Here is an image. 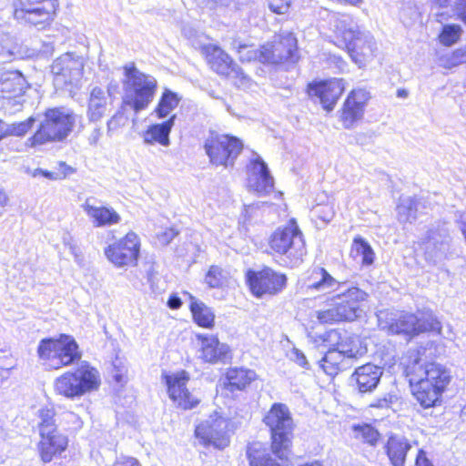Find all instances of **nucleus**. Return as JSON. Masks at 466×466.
<instances>
[{
	"label": "nucleus",
	"mask_w": 466,
	"mask_h": 466,
	"mask_svg": "<svg viewBox=\"0 0 466 466\" xmlns=\"http://www.w3.org/2000/svg\"><path fill=\"white\" fill-rule=\"evenodd\" d=\"M78 118L81 116L69 108H49L45 112L44 119L40 122L36 132L28 138L27 144L36 147L49 142L62 141L72 132Z\"/></svg>",
	"instance_id": "6"
},
{
	"label": "nucleus",
	"mask_w": 466,
	"mask_h": 466,
	"mask_svg": "<svg viewBox=\"0 0 466 466\" xmlns=\"http://www.w3.org/2000/svg\"><path fill=\"white\" fill-rule=\"evenodd\" d=\"M181 97L178 94L166 88L154 110L158 118L170 117L172 111L178 106Z\"/></svg>",
	"instance_id": "36"
},
{
	"label": "nucleus",
	"mask_w": 466,
	"mask_h": 466,
	"mask_svg": "<svg viewBox=\"0 0 466 466\" xmlns=\"http://www.w3.org/2000/svg\"><path fill=\"white\" fill-rule=\"evenodd\" d=\"M248 187L259 195H267L274 188V179L267 164L259 157L250 163Z\"/></svg>",
	"instance_id": "24"
},
{
	"label": "nucleus",
	"mask_w": 466,
	"mask_h": 466,
	"mask_svg": "<svg viewBox=\"0 0 466 466\" xmlns=\"http://www.w3.org/2000/svg\"><path fill=\"white\" fill-rule=\"evenodd\" d=\"M73 172V168L65 162L59 163V167L56 171L43 170L42 177L49 180H62Z\"/></svg>",
	"instance_id": "46"
},
{
	"label": "nucleus",
	"mask_w": 466,
	"mask_h": 466,
	"mask_svg": "<svg viewBox=\"0 0 466 466\" xmlns=\"http://www.w3.org/2000/svg\"><path fill=\"white\" fill-rule=\"evenodd\" d=\"M345 89L342 78H332L309 86V95L317 96L323 108L331 111Z\"/></svg>",
	"instance_id": "22"
},
{
	"label": "nucleus",
	"mask_w": 466,
	"mask_h": 466,
	"mask_svg": "<svg viewBox=\"0 0 466 466\" xmlns=\"http://www.w3.org/2000/svg\"><path fill=\"white\" fill-rule=\"evenodd\" d=\"M411 448L409 441L400 435H392L385 445L386 453L392 466H404L408 451Z\"/></svg>",
	"instance_id": "31"
},
{
	"label": "nucleus",
	"mask_w": 466,
	"mask_h": 466,
	"mask_svg": "<svg viewBox=\"0 0 466 466\" xmlns=\"http://www.w3.org/2000/svg\"><path fill=\"white\" fill-rule=\"evenodd\" d=\"M177 235V232L176 230H174L173 228H170L168 230H166L165 232H163L162 234H160L158 236V238H159V241L162 243V244H168L169 242H171V240Z\"/></svg>",
	"instance_id": "53"
},
{
	"label": "nucleus",
	"mask_w": 466,
	"mask_h": 466,
	"mask_svg": "<svg viewBox=\"0 0 466 466\" xmlns=\"http://www.w3.org/2000/svg\"><path fill=\"white\" fill-rule=\"evenodd\" d=\"M463 33L461 25L457 24H447L441 28L439 35V41L445 46H451L459 42Z\"/></svg>",
	"instance_id": "40"
},
{
	"label": "nucleus",
	"mask_w": 466,
	"mask_h": 466,
	"mask_svg": "<svg viewBox=\"0 0 466 466\" xmlns=\"http://www.w3.org/2000/svg\"><path fill=\"white\" fill-rule=\"evenodd\" d=\"M308 294L331 295L330 308L316 311L317 319L322 324L354 321L364 312L363 304L368 294L358 287H349L346 281H339L324 268H315L306 284Z\"/></svg>",
	"instance_id": "1"
},
{
	"label": "nucleus",
	"mask_w": 466,
	"mask_h": 466,
	"mask_svg": "<svg viewBox=\"0 0 466 466\" xmlns=\"http://www.w3.org/2000/svg\"><path fill=\"white\" fill-rule=\"evenodd\" d=\"M249 466H281L267 452L260 442L250 443L247 448Z\"/></svg>",
	"instance_id": "33"
},
{
	"label": "nucleus",
	"mask_w": 466,
	"mask_h": 466,
	"mask_svg": "<svg viewBox=\"0 0 466 466\" xmlns=\"http://www.w3.org/2000/svg\"><path fill=\"white\" fill-rule=\"evenodd\" d=\"M454 11L466 25V0H456Z\"/></svg>",
	"instance_id": "51"
},
{
	"label": "nucleus",
	"mask_w": 466,
	"mask_h": 466,
	"mask_svg": "<svg viewBox=\"0 0 466 466\" xmlns=\"http://www.w3.org/2000/svg\"><path fill=\"white\" fill-rule=\"evenodd\" d=\"M36 8H41V5H38L36 4H32V3H29V2H25L24 0H17V1H15L14 4H13V11H18V10H23L25 11V9H36Z\"/></svg>",
	"instance_id": "52"
},
{
	"label": "nucleus",
	"mask_w": 466,
	"mask_h": 466,
	"mask_svg": "<svg viewBox=\"0 0 466 466\" xmlns=\"http://www.w3.org/2000/svg\"><path fill=\"white\" fill-rule=\"evenodd\" d=\"M123 104L129 106L135 113L148 107L154 100L157 90L155 76L138 70L133 64L124 67Z\"/></svg>",
	"instance_id": "5"
},
{
	"label": "nucleus",
	"mask_w": 466,
	"mask_h": 466,
	"mask_svg": "<svg viewBox=\"0 0 466 466\" xmlns=\"http://www.w3.org/2000/svg\"><path fill=\"white\" fill-rule=\"evenodd\" d=\"M205 282L209 288H220L226 282L223 269L218 266H211L205 277Z\"/></svg>",
	"instance_id": "44"
},
{
	"label": "nucleus",
	"mask_w": 466,
	"mask_h": 466,
	"mask_svg": "<svg viewBox=\"0 0 466 466\" xmlns=\"http://www.w3.org/2000/svg\"><path fill=\"white\" fill-rule=\"evenodd\" d=\"M81 208L95 228L111 227L121 221L120 215L113 208L96 206L93 198H86Z\"/></svg>",
	"instance_id": "23"
},
{
	"label": "nucleus",
	"mask_w": 466,
	"mask_h": 466,
	"mask_svg": "<svg viewBox=\"0 0 466 466\" xmlns=\"http://www.w3.org/2000/svg\"><path fill=\"white\" fill-rule=\"evenodd\" d=\"M333 31L340 38L352 61L362 67L370 62L376 56L377 44L372 35L360 26L347 15L337 17L334 20Z\"/></svg>",
	"instance_id": "3"
},
{
	"label": "nucleus",
	"mask_w": 466,
	"mask_h": 466,
	"mask_svg": "<svg viewBox=\"0 0 466 466\" xmlns=\"http://www.w3.org/2000/svg\"><path fill=\"white\" fill-rule=\"evenodd\" d=\"M268 246L281 255L285 264L291 268L300 264L307 253L303 234L294 218L270 235Z\"/></svg>",
	"instance_id": "8"
},
{
	"label": "nucleus",
	"mask_w": 466,
	"mask_h": 466,
	"mask_svg": "<svg viewBox=\"0 0 466 466\" xmlns=\"http://www.w3.org/2000/svg\"><path fill=\"white\" fill-rule=\"evenodd\" d=\"M63 244L69 248L70 253L74 256L75 262L81 264L83 260L80 248L77 247L73 237L69 233H65L62 238Z\"/></svg>",
	"instance_id": "47"
},
{
	"label": "nucleus",
	"mask_w": 466,
	"mask_h": 466,
	"mask_svg": "<svg viewBox=\"0 0 466 466\" xmlns=\"http://www.w3.org/2000/svg\"><path fill=\"white\" fill-rule=\"evenodd\" d=\"M350 256L362 266H370L375 259V253L370 245L363 238L355 237L350 249Z\"/></svg>",
	"instance_id": "34"
},
{
	"label": "nucleus",
	"mask_w": 466,
	"mask_h": 466,
	"mask_svg": "<svg viewBox=\"0 0 466 466\" xmlns=\"http://www.w3.org/2000/svg\"><path fill=\"white\" fill-rule=\"evenodd\" d=\"M56 1H47L41 8L13 11L15 18L32 25L39 29L45 28L53 20L56 10Z\"/></svg>",
	"instance_id": "25"
},
{
	"label": "nucleus",
	"mask_w": 466,
	"mask_h": 466,
	"mask_svg": "<svg viewBox=\"0 0 466 466\" xmlns=\"http://www.w3.org/2000/svg\"><path fill=\"white\" fill-rule=\"evenodd\" d=\"M395 399H396L395 395H392L390 393H386L383 395V397L375 399L370 403V406L372 408H378V409H387V408L390 407V405L393 403V400Z\"/></svg>",
	"instance_id": "48"
},
{
	"label": "nucleus",
	"mask_w": 466,
	"mask_h": 466,
	"mask_svg": "<svg viewBox=\"0 0 466 466\" xmlns=\"http://www.w3.org/2000/svg\"><path fill=\"white\" fill-rule=\"evenodd\" d=\"M418 200L412 197H401L397 206L398 220L412 223L417 218Z\"/></svg>",
	"instance_id": "38"
},
{
	"label": "nucleus",
	"mask_w": 466,
	"mask_h": 466,
	"mask_svg": "<svg viewBox=\"0 0 466 466\" xmlns=\"http://www.w3.org/2000/svg\"><path fill=\"white\" fill-rule=\"evenodd\" d=\"M37 444L38 452L43 462L48 463L55 457L65 451L68 445V439L59 431L40 435Z\"/></svg>",
	"instance_id": "27"
},
{
	"label": "nucleus",
	"mask_w": 466,
	"mask_h": 466,
	"mask_svg": "<svg viewBox=\"0 0 466 466\" xmlns=\"http://www.w3.org/2000/svg\"><path fill=\"white\" fill-rule=\"evenodd\" d=\"M43 170L44 169H42V168H35V169L28 168L26 170V173L28 175H30L32 177H42Z\"/></svg>",
	"instance_id": "62"
},
{
	"label": "nucleus",
	"mask_w": 466,
	"mask_h": 466,
	"mask_svg": "<svg viewBox=\"0 0 466 466\" xmlns=\"http://www.w3.org/2000/svg\"><path fill=\"white\" fill-rule=\"evenodd\" d=\"M84 60L81 56L66 53L56 58L51 66L55 85L58 87L76 86L81 80Z\"/></svg>",
	"instance_id": "17"
},
{
	"label": "nucleus",
	"mask_w": 466,
	"mask_h": 466,
	"mask_svg": "<svg viewBox=\"0 0 466 466\" xmlns=\"http://www.w3.org/2000/svg\"><path fill=\"white\" fill-rule=\"evenodd\" d=\"M37 354L45 365L54 370L72 365L82 356L75 339L67 335H61L58 339L40 340Z\"/></svg>",
	"instance_id": "11"
},
{
	"label": "nucleus",
	"mask_w": 466,
	"mask_h": 466,
	"mask_svg": "<svg viewBox=\"0 0 466 466\" xmlns=\"http://www.w3.org/2000/svg\"><path fill=\"white\" fill-rule=\"evenodd\" d=\"M92 124V127L86 133V138L91 147H97L103 137V128L98 122Z\"/></svg>",
	"instance_id": "45"
},
{
	"label": "nucleus",
	"mask_w": 466,
	"mask_h": 466,
	"mask_svg": "<svg viewBox=\"0 0 466 466\" xmlns=\"http://www.w3.org/2000/svg\"><path fill=\"white\" fill-rule=\"evenodd\" d=\"M115 466H138V461L135 458L129 457L118 461Z\"/></svg>",
	"instance_id": "60"
},
{
	"label": "nucleus",
	"mask_w": 466,
	"mask_h": 466,
	"mask_svg": "<svg viewBox=\"0 0 466 466\" xmlns=\"http://www.w3.org/2000/svg\"><path fill=\"white\" fill-rule=\"evenodd\" d=\"M199 341L198 358L206 363L226 362L230 357L229 347L221 343L215 335L197 334Z\"/></svg>",
	"instance_id": "21"
},
{
	"label": "nucleus",
	"mask_w": 466,
	"mask_h": 466,
	"mask_svg": "<svg viewBox=\"0 0 466 466\" xmlns=\"http://www.w3.org/2000/svg\"><path fill=\"white\" fill-rule=\"evenodd\" d=\"M366 352L365 350L342 349L329 350L320 360L319 365L324 372L329 376H334L339 370L345 369L346 359H356Z\"/></svg>",
	"instance_id": "26"
},
{
	"label": "nucleus",
	"mask_w": 466,
	"mask_h": 466,
	"mask_svg": "<svg viewBox=\"0 0 466 466\" xmlns=\"http://www.w3.org/2000/svg\"><path fill=\"white\" fill-rule=\"evenodd\" d=\"M255 371L243 368H231L227 372L229 389L242 390L255 379Z\"/></svg>",
	"instance_id": "37"
},
{
	"label": "nucleus",
	"mask_w": 466,
	"mask_h": 466,
	"mask_svg": "<svg viewBox=\"0 0 466 466\" xmlns=\"http://www.w3.org/2000/svg\"><path fill=\"white\" fill-rule=\"evenodd\" d=\"M420 248L427 261L437 264L445 258L450 247L449 229L445 222L436 221L431 224L421 238Z\"/></svg>",
	"instance_id": "16"
},
{
	"label": "nucleus",
	"mask_w": 466,
	"mask_h": 466,
	"mask_svg": "<svg viewBox=\"0 0 466 466\" xmlns=\"http://www.w3.org/2000/svg\"><path fill=\"white\" fill-rule=\"evenodd\" d=\"M354 437L370 445H375L379 440L380 433L370 424H356L352 426Z\"/></svg>",
	"instance_id": "42"
},
{
	"label": "nucleus",
	"mask_w": 466,
	"mask_h": 466,
	"mask_svg": "<svg viewBox=\"0 0 466 466\" xmlns=\"http://www.w3.org/2000/svg\"><path fill=\"white\" fill-rule=\"evenodd\" d=\"M290 359L302 368L309 369V362L302 351L294 349L291 352Z\"/></svg>",
	"instance_id": "50"
},
{
	"label": "nucleus",
	"mask_w": 466,
	"mask_h": 466,
	"mask_svg": "<svg viewBox=\"0 0 466 466\" xmlns=\"http://www.w3.org/2000/svg\"><path fill=\"white\" fill-rule=\"evenodd\" d=\"M163 379L167 387L169 398L178 407L183 410H190L198 404V399L194 397L187 389L189 377L185 370L165 374Z\"/></svg>",
	"instance_id": "20"
},
{
	"label": "nucleus",
	"mask_w": 466,
	"mask_h": 466,
	"mask_svg": "<svg viewBox=\"0 0 466 466\" xmlns=\"http://www.w3.org/2000/svg\"><path fill=\"white\" fill-rule=\"evenodd\" d=\"M228 426L227 418L214 412L196 427L195 434L204 446L223 450L229 445Z\"/></svg>",
	"instance_id": "15"
},
{
	"label": "nucleus",
	"mask_w": 466,
	"mask_h": 466,
	"mask_svg": "<svg viewBox=\"0 0 466 466\" xmlns=\"http://www.w3.org/2000/svg\"><path fill=\"white\" fill-rule=\"evenodd\" d=\"M383 374V369L380 366L367 363L355 370L352 379L355 380L360 392L366 393L373 391Z\"/></svg>",
	"instance_id": "28"
},
{
	"label": "nucleus",
	"mask_w": 466,
	"mask_h": 466,
	"mask_svg": "<svg viewBox=\"0 0 466 466\" xmlns=\"http://www.w3.org/2000/svg\"><path fill=\"white\" fill-rule=\"evenodd\" d=\"M379 327L393 334L418 335L425 331H437L441 333V322L431 314L420 313H395L389 310H380L377 314Z\"/></svg>",
	"instance_id": "7"
},
{
	"label": "nucleus",
	"mask_w": 466,
	"mask_h": 466,
	"mask_svg": "<svg viewBox=\"0 0 466 466\" xmlns=\"http://www.w3.org/2000/svg\"><path fill=\"white\" fill-rule=\"evenodd\" d=\"M233 48L238 50L239 59L247 62L258 60L272 65H294L299 59L298 41L291 32H282L278 41L268 43L260 49H254L247 45H234Z\"/></svg>",
	"instance_id": "4"
},
{
	"label": "nucleus",
	"mask_w": 466,
	"mask_h": 466,
	"mask_svg": "<svg viewBox=\"0 0 466 466\" xmlns=\"http://www.w3.org/2000/svg\"><path fill=\"white\" fill-rule=\"evenodd\" d=\"M235 3V0H203L205 7L210 10H218L224 7H228Z\"/></svg>",
	"instance_id": "49"
},
{
	"label": "nucleus",
	"mask_w": 466,
	"mask_h": 466,
	"mask_svg": "<svg viewBox=\"0 0 466 466\" xmlns=\"http://www.w3.org/2000/svg\"><path fill=\"white\" fill-rule=\"evenodd\" d=\"M181 299L177 295H171L167 300V306L172 309H179L181 307Z\"/></svg>",
	"instance_id": "59"
},
{
	"label": "nucleus",
	"mask_w": 466,
	"mask_h": 466,
	"mask_svg": "<svg viewBox=\"0 0 466 466\" xmlns=\"http://www.w3.org/2000/svg\"><path fill=\"white\" fill-rule=\"evenodd\" d=\"M203 148L215 167H232L243 150L242 141L234 136L210 131L203 142Z\"/></svg>",
	"instance_id": "12"
},
{
	"label": "nucleus",
	"mask_w": 466,
	"mask_h": 466,
	"mask_svg": "<svg viewBox=\"0 0 466 466\" xmlns=\"http://www.w3.org/2000/svg\"><path fill=\"white\" fill-rule=\"evenodd\" d=\"M318 212L319 213V218L327 222L329 221L334 215L332 208L329 207H322Z\"/></svg>",
	"instance_id": "55"
},
{
	"label": "nucleus",
	"mask_w": 466,
	"mask_h": 466,
	"mask_svg": "<svg viewBox=\"0 0 466 466\" xmlns=\"http://www.w3.org/2000/svg\"><path fill=\"white\" fill-rule=\"evenodd\" d=\"M247 281L251 292L257 297H262L281 292L287 285V277L270 268H265L259 271H248Z\"/></svg>",
	"instance_id": "18"
},
{
	"label": "nucleus",
	"mask_w": 466,
	"mask_h": 466,
	"mask_svg": "<svg viewBox=\"0 0 466 466\" xmlns=\"http://www.w3.org/2000/svg\"><path fill=\"white\" fill-rule=\"evenodd\" d=\"M438 63H439L440 66L447 68V69H451L453 67H456L458 66L465 64L463 62V59H462V56L461 55L459 48H457L451 52H447L445 54L441 55L438 57Z\"/></svg>",
	"instance_id": "43"
},
{
	"label": "nucleus",
	"mask_w": 466,
	"mask_h": 466,
	"mask_svg": "<svg viewBox=\"0 0 466 466\" xmlns=\"http://www.w3.org/2000/svg\"><path fill=\"white\" fill-rule=\"evenodd\" d=\"M278 0H268V6L270 10L276 14H285L287 12V5L278 6L275 2ZM284 2L290 3V0H283Z\"/></svg>",
	"instance_id": "57"
},
{
	"label": "nucleus",
	"mask_w": 466,
	"mask_h": 466,
	"mask_svg": "<svg viewBox=\"0 0 466 466\" xmlns=\"http://www.w3.org/2000/svg\"><path fill=\"white\" fill-rule=\"evenodd\" d=\"M339 339V332L337 329H331L325 334L324 340L335 341Z\"/></svg>",
	"instance_id": "61"
},
{
	"label": "nucleus",
	"mask_w": 466,
	"mask_h": 466,
	"mask_svg": "<svg viewBox=\"0 0 466 466\" xmlns=\"http://www.w3.org/2000/svg\"><path fill=\"white\" fill-rule=\"evenodd\" d=\"M416 466H433L429 459L426 457V453L423 451H419L416 458Z\"/></svg>",
	"instance_id": "56"
},
{
	"label": "nucleus",
	"mask_w": 466,
	"mask_h": 466,
	"mask_svg": "<svg viewBox=\"0 0 466 466\" xmlns=\"http://www.w3.org/2000/svg\"><path fill=\"white\" fill-rule=\"evenodd\" d=\"M271 432V447L273 453L284 460L288 458L293 420L286 404L274 403L263 419Z\"/></svg>",
	"instance_id": "10"
},
{
	"label": "nucleus",
	"mask_w": 466,
	"mask_h": 466,
	"mask_svg": "<svg viewBox=\"0 0 466 466\" xmlns=\"http://www.w3.org/2000/svg\"><path fill=\"white\" fill-rule=\"evenodd\" d=\"M202 52L209 67L218 75L230 79L238 88L251 87V78L221 47L209 44L203 46Z\"/></svg>",
	"instance_id": "13"
},
{
	"label": "nucleus",
	"mask_w": 466,
	"mask_h": 466,
	"mask_svg": "<svg viewBox=\"0 0 466 466\" xmlns=\"http://www.w3.org/2000/svg\"><path fill=\"white\" fill-rule=\"evenodd\" d=\"M176 115H172L167 121L154 124L143 133V141L147 145L159 144L163 147L170 145L169 135L174 127Z\"/></svg>",
	"instance_id": "30"
},
{
	"label": "nucleus",
	"mask_w": 466,
	"mask_h": 466,
	"mask_svg": "<svg viewBox=\"0 0 466 466\" xmlns=\"http://www.w3.org/2000/svg\"><path fill=\"white\" fill-rule=\"evenodd\" d=\"M402 364L412 394L420 405L424 409L439 405L451 380V370L437 362H422L419 350H409Z\"/></svg>",
	"instance_id": "2"
},
{
	"label": "nucleus",
	"mask_w": 466,
	"mask_h": 466,
	"mask_svg": "<svg viewBox=\"0 0 466 466\" xmlns=\"http://www.w3.org/2000/svg\"><path fill=\"white\" fill-rule=\"evenodd\" d=\"M26 87V80L18 71H7L0 76V98H21Z\"/></svg>",
	"instance_id": "29"
},
{
	"label": "nucleus",
	"mask_w": 466,
	"mask_h": 466,
	"mask_svg": "<svg viewBox=\"0 0 466 466\" xmlns=\"http://www.w3.org/2000/svg\"><path fill=\"white\" fill-rule=\"evenodd\" d=\"M126 372L127 370L125 368L119 369L116 366H115L113 378L116 380V382L120 384L125 383L127 381Z\"/></svg>",
	"instance_id": "54"
},
{
	"label": "nucleus",
	"mask_w": 466,
	"mask_h": 466,
	"mask_svg": "<svg viewBox=\"0 0 466 466\" xmlns=\"http://www.w3.org/2000/svg\"><path fill=\"white\" fill-rule=\"evenodd\" d=\"M370 99V94L365 88H355L350 92L340 114V121L345 128L354 127L363 118Z\"/></svg>",
	"instance_id": "19"
},
{
	"label": "nucleus",
	"mask_w": 466,
	"mask_h": 466,
	"mask_svg": "<svg viewBox=\"0 0 466 466\" xmlns=\"http://www.w3.org/2000/svg\"><path fill=\"white\" fill-rule=\"evenodd\" d=\"M35 123L34 117H29L19 123L6 124L2 122L1 140L9 136L22 137L27 133Z\"/></svg>",
	"instance_id": "41"
},
{
	"label": "nucleus",
	"mask_w": 466,
	"mask_h": 466,
	"mask_svg": "<svg viewBox=\"0 0 466 466\" xmlns=\"http://www.w3.org/2000/svg\"><path fill=\"white\" fill-rule=\"evenodd\" d=\"M99 371L88 362L82 361L73 371L65 372L56 379L55 391L68 399L81 397L100 386Z\"/></svg>",
	"instance_id": "9"
},
{
	"label": "nucleus",
	"mask_w": 466,
	"mask_h": 466,
	"mask_svg": "<svg viewBox=\"0 0 466 466\" xmlns=\"http://www.w3.org/2000/svg\"><path fill=\"white\" fill-rule=\"evenodd\" d=\"M190 310L194 321L202 328L210 329L214 326L215 314L213 310L201 301L195 300L192 298Z\"/></svg>",
	"instance_id": "35"
},
{
	"label": "nucleus",
	"mask_w": 466,
	"mask_h": 466,
	"mask_svg": "<svg viewBox=\"0 0 466 466\" xmlns=\"http://www.w3.org/2000/svg\"><path fill=\"white\" fill-rule=\"evenodd\" d=\"M139 253L140 239L133 231L104 248L107 260L118 268L136 266Z\"/></svg>",
	"instance_id": "14"
},
{
	"label": "nucleus",
	"mask_w": 466,
	"mask_h": 466,
	"mask_svg": "<svg viewBox=\"0 0 466 466\" xmlns=\"http://www.w3.org/2000/svg\"><path fill=\"white\" fill-rule=\"evenodd\" d=\"M0 46H2L3 50H5L9 53H11V50L13 48L12 45V39L8 35H4L3 36L0 35Z\"/></svg>",
	"instance_id": "58"
},
{
	"label": "nucleus",
	"mask_w": 466,
	"mask_h": 466,
	"mask_svg": "<svg viewBox=\"0 0 466 466\" xmlns=\"http://www.w3.org/2000/svg\"><path fill=\"white\" fill-rule=\"evenodd\" d=\"M54 408L45 407L38 410L39 435L58 431Z\"/></svg>",
	"instance_id": "39"
},
{
	"label": "nucleus",
	"mask_w": 466,
	"mask_h": 466,
	"mask_svg": "<svg viewBox=\"0 0 466 466\" xmlns=\"http://www.w3.org/2000/svg\"><path fill=\"white\" fill-rule=\"evenodd\" d=\"M8 203V197L5 191L0 187V206L5 207Z\"/></svg>",
	"instance_id": "63"
},
{
	"label": "nucleus",
	"mask_w": 466,
	"mask_h": 466,
	"mask_svg": "<svg viewBox=\"0 0 466 466\" xmlns=\"http://www.w3.org/2000/svg\"><path fill=\"white\" fill-rule=\"evenodd\" d=\"M108 106V96L106 92L96 86L90 93L86 116L90 123L98 122L106 113Z\"/></svg>",
	"instance_id": "32"
},
{
	"label": "nucleus",
	"mask_w": 466,
	"mask_h": 466,
	"mask_svg": "<svg viewBox=\"0 0 466 466\" xmlns=\"http://www.w3.org/2000/svg\"><path fill=\"white\" fill-rule=\"evenodd\" d=\"M463 62L466 64V45L459 47Z\"/></svg>",
	"instance_id": "64"
}]
</instances>
